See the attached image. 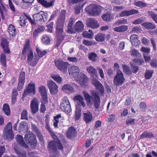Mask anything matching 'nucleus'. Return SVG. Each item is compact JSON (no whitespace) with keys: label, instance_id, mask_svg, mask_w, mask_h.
Wrapping results in <instances>:
<instances>
[{"label":"nucleus","instance_id":"5fc2aeb1","mask_svg":"<svg viewBox=\"0 0 157 157\" xmlns=\"http://www.w3.org/2000/svg\"><path fill=\"white\" fill-rule=\"evenodd\" d=\"M142 31L141 29L139 27L136 26L133 27L130 31V33H132L133 32L134 33H141Z\"/></svg>","mask_w":157,"mask_h":157},{"label":"nucleus","instance_id":"2eb2a0df","mask_svg":"<svg viewBox=\"0 0 157 157\" xmlns=\"http://www.w3.org/2000/svg\"><path fill=\"white\" fill-rule=\"evenodd\" d=\"M74 28L75 30L72 29L71 30V33H75V32H80L83 30L84 25L82 21H79L76 23Z\"/></svg>","mask_w":157,"mask_h":157},{"label":"nucleus","instance_id":"412c9836","mask_svg":"<svg viewBox=\"0 0 157 157\" xmlns=\"http://www.w3.org/2000/svg\"><path fill=\"white\" fill-rule=\"evenodd\" d=\"M72 86L67 84L64 85L62 87V90L67 93H72L74 92V90L73 86L75 84H72Z\"/></svg>","mask_w":157,"mask_h":157},{"label":"nucleus","instance_id":"864d4df0","mask_svg":"<svg viewBox=\"0 0 157 157\" xmlns=\"http://www.w3.org/2000/svg\"><path fill=\"white\" fill-rule=\"evenodd\" d=\"M27 114L28 112L27 110H23L21 113V119L22 120H28Z\"/></svg>","mask_w":157,"mask_h":157},{"label":"nucleus","instance_id":"423d86ee","mask_svg":"<svg viewBox=\"0 0 157 157\" xmlns=\"http://www.w3.org/2000/svg\"><path fill=\"white\" fill-rule=\"evenodd\" d=\"M25 139L31 147L33 148H35L37 144V141L35 136L31 132H29L26 133Z\"/></svg>","mask_w":157,"mask_h":157},{"label":"nucleus","instance_id":"9b49d317","mask_svg":"<svg viewBox=\"0 0 157 157\" xmlns=\"http://www.w3.org/2000/svg\"><path fill=\"white\" fill-rule=\"evenodd\" d=\"M4 136L8 140H12L13 138V135L12 131V124L9 122L5 129Z\"/></svg>","mask_w":157,"mask_h":157},{"label":"nucleus","instance_id":"de8ad7c7","mask_svg":"<svg viewBox=\"0 0 157 157\" xmlns=\"http://www.w3.org/2000/svg\"><path fill=\"white\" fill-rule=\"evenodd\" d=\"M36 51L38 56L40 57H43L47 53V52L46 51L44 50L42 51L38 47H37L36 48Z\"/></svg>","mask_w":157,"mask_h":157},{"label":"nucleus","instance_id":"a878e982","mask_svg":"<svg viewBox=\"0 0 157 157\" xmlns=\"http://www.w3.org/2000/svg\"><path fill=\"white\" fill-rule=\"evenodd\" d=\"M84 116V120L86 123H88L91 122L93 120V116L92 114L90 112L84 113L83 114Z\"/></svg>","mask_w":157,"mask_h":157},{"label":"nucleus","instance_id":"aec40b11","mask_svg":"<svg viewBox=\"0 0 157 157\" xmlns=\"http://www.w3.org/2000/svg\"><path fill=\"white\" fill-rule=\"evenodd\" d=\"M75 101L80 106H82L83 108L85 107L86 104L83 101V98L82 96L79 95L75 96L74 98Z\"/></svg>","mask_w":157,"mask_h":157},{"label":"nucleus","instance_id":"ea45409f","mask_svg":"<svg viewBox=\"0 0 157 157\" xmlns=\"http://www.w3.org/2000/svg\"><path fill=\"white\" fill-rule=\"evenodd\" d=\"M17 95V90L15 88H14L12 90V103L14 104L16 102L17 100L16 97Z\"/></svg>","mask_w":157,"mask_h":157},{"label":"nucleus","instance_id":"72a5a7b5","mask_svg":"<svg viewBox=\"0 0 157 157\" xmlns=\"http://www.w3.org/2000/svg\"><path fill=\"white\" fill-rule=\"evenodd\" d=\"M51 37L48 35H44L41 38V41L43 43L45 44H49L50 41Z\"/></svg>","mask_w":157,"mask_h":157},{"label":"nucleus","instance_id":"f704fd0d","mask_svg":"<svg viewBox=\"0 0 157 157\" xmlns=\"http://www.w3.org/2000/svg\"><path fill=\"white\" fill-rule=\"evenodd\" d=\"M130 54L133 57H140L141 56L140 53L137 50L135 49H132L130 50Z\"/></svg>","mask_w":157,"mask_h":157},{"label":"nucleus","instance_id":"2f4dec72","mask_svg":"<svg viewBox=\"0 0 157 157\" xmlns=\"http://www.w3.org/2000/svg\"><path fill=\"white\" fill-rule=\"evenodd\" d=\"M102 17L104 21H110L111 19L113 18L114 15L113 14H111L109 13H106L102 15Z\"/></svg>","mask_w":157,"mask_h":157},{"label":"nucleus","instance_id":"b1692460","mask_svg":"<svg viewBox=\"0 0 157 157\" xmlns=\"http://www.w3.org/2000/svg\"><path fill=\"white\" fill-rule=\"evenodd\" d=\"M130 40L132 44L135 47L139 45L140 43V41L138 40L137 35L136 34H133L131 36Z\"/></svg>","mask_w":157,"mask_h":157},{"label":"nucleus","instance_id":"7c9ffc66","mask_svg":"<svg viewBox=\"0 0 157 157\" xmlns=\"http://www.w3.org/2000/svg\"><path fill=\"white\" fill-rule=\"evenodd\" d=\"M88 57L90 61L94 62L97 60L98 56L96 53L93 52H91L88 53Z\"/></svg>","mask_w":157,"mask_h":157},{"label":"nucleus","instance_id":"69168bd1","mask_svg":"<svg viewBox=\"0 0 157 157\" xmlns=\"http://www.w3.org/2000/svg\"><path fill=\"white\" fill-rule=\"evenodd\" d=\"M1 61L4 64V66L6 65V58L4 54H2L1 56Z\"/></svg>","mask_w":157,"mask_h":157},{"label":"nucleus","instance_id":"052dcab7","mask_svg":"<svg viewBox=\"0 0 157 157\" xmlns=\"http://www.w3.org/2000/svg\"><path fill=\"white\" fill-rule=\"evenodd\" d=\"M1 44L3 48L5 47L6 48V46H8V42L6 39L5 38H2Z\"/></svg>","mask_w":157,"mask_h":157},{"label":"nucleus","instance_id":"6e6d98bb","mask_svg":"<svg viewBox=\"0 0 157 157\" xmlns=\"http://www.w3.org/2000/svg\"><path fill=\"white\" fill-rule=\"evenodd\" d=\"M140 50L144 53L143 55H148L150 52V49L149 48L142 47Z\"/></svg>","mask_w":157,"mask_h":157},{"label":"nucleus","instance_id":"f8f14e48","mask_svg":"<svg viewBox=\"0 0 157 157\" xmlns=\"http://www.w3.org/2000/svg\"><path fill=\"white\" fill-rule=\"evenodd\" d=\"M55 63L56 66L59 70L63 72L67 71L68 64L67 63L61 60H58L55 61Z\"/></svg>","mask_w":157,"mask_h":157},{"label":"nucleus","instance_id":"a19ab883","mask_svg":"<svg viewBox=\"0 0 157 157\" xmlns=\"http://www.w3.org/2000/svg\"><path fill=\"white\" fill-rule=\"evenodd\" d=\"M95 39L97 41H103L105 40V35L101 33H99L95 36Z\"/></svg>","mask_w":157,"mask_h":157},{"label":"nucleus","instance_id":"8fccbe9b","mask_svg":"<svg viewBox=\"0 0 157 157\" xmlns=\"http://www.w3.org/2000/svg\"><path fill=\"white\" fill-rule=\"evenodd\" d=\"M14 149L17 155L19 157H26V153L25 152H24L22 153H21L19 149L17 148L16 147H14Z\"/></svg>","mask_w":157,"mask_h":157},{"label":"nucleus","instance_id":"4468645a","mask_svg":"<svg viewBox=\"0 0 157 157\" xmlns=\"http://www.w3.org/2000/svg\"><path fill=\"white\" fill-rule=\"evenodd\" d=\"M39 104V101L36 98H34L31 100L30 107L33 113H35L38 110Z\"/></svg>","mask_w":157,"mask_h":157},{"label":"nucleus","instance_id":"5701e85b","mask_svg":"<svg viewBox=\"0 0 157 157\" xmlns=\"http://www.w3.org/2000/svg\"><path fill=\"white\" fill-rule=\"evenodd\" d=\"M39 92L42 96V99H48L45 87L43 86H40L38 87Z\"/></svg>","mask_w":157,"mask_h":157},{"label":"nucleus","instance_id":"f257e3e1","mask_svg":"<svg viewBox=\"0 0 157 157\" xmlns=\"http://www.w3.org/2000/svg\"><path fill=\"white\" fill-rule=\"evenodd\" d=\"M65 10H62L60 13V16L57 21L56 27V33L58 36V38L56 45V47L57 48L58 47L63 40V37L59 39V37L61 35L63 32V24L65 18Z\"/></svg>","mask_w":157,"mask_h":157},{"label":"nucleus","instance_id":"603ef678","mask_svg":"<svg viewBox=\"0 0 157 157\" xmlns=\"http://www.w3.org/2000/svg\"><path fill=\"white\" fill-rule=\"evenodd\" d=\"M153 71L152 70H147L145 73V76L146 79H150L152 77Z\"/></svg>","mask_w":157,"mask_h":157},{"label":"nucleus","instance_id":"e2e57ef3","mask_svg":"<svg viewBox=\"0 0 157 157\" xmlns=\"http://www.w3.org/2000/svg\"><path fill=\"white\" fill-rule=\"evenodd\" d=\"M53 23H51L47 25V30L48 32L51 33L52 32V29L53 28Z\"/></svg>","mask_w":157,"mask_h":157},{"label":"nucleus","instance_id":"3c124183","mask_svg":"<svg viewBox=\"0 0 157 157\" xmlns=\"http://www.w3.org/2000/svg\"><path fill=\"white\" fill-rule=\"evenodd\" d=\"M81 110H80L77 107H76V109L75 111V120H78L81 117Z\"/></svg>","mask_w":157,"mask_h":157},{"label":"nucleus","instance_id":"0e129e2a","mask_svg":"<svg viewBox=\"0 0 157 157\" xmlns=\"http://www.w3.org/2000/svg\"><path fill=\"white\" fill-rule=\"evenodd\" d=\"M25 73L24 72L20 73L19 77V81L25 82Z\"/></svg>","mask_w":157,"mask_h":157},{"label":"nucleus","instance_id":"49530a36","mask_svg":"<svg viewBox=\"0 0 157 157\" xmlns=\"http://www.w3.org/2000/svg\"><path fill=\"white\" fill-rule=\"evenodd\" d=\"M134 4L140 8H144L147 6V5L142 1H138L134 2Z\"/></svg>","mask_w":157,"mask_h":157},{"label":"nucleus","instance_id":"473e14b6","mask_svg":"<svg viewBox=\"0 0 157 157\" xmlns=\"http://www.w3.org/2000/svg\"><path fill=\"white\" fill-rule=\"evenodd\" d=\"M127 29V26L123 25L114 28L113 30L118 32H122L125 31Z\"/></svg>","mask_w":157,"mask_h":157},{"label":"nucleus","instance_id":"20e7f679","mask_svg":"<svg viewBox=\"0 0 157 157\" xmlns=\"http://www.w3.org/2000/svg\"><path fill=\"white\" fill-rule=\"evenodd\" d=\"M51 136L54 140L51 141L48 144V148L50 152H56L57 148L60 150L63 149V147L61 144L60 141L53 131L51 132Z\"/></svg>","mask_w":157,"mask_h":157},{"label":"nucleus","instance_id":"bf43d9fd","mask_svg":"<svg viewBox=\"0 0 157 157\" xmlns=\"http://www.w3.org/2000/svg\"><path fill=\"white\" fill-rule=\"evenodd\" d=\"M123 68L124 73L128 75H131V72L128 66L126 65H123Z\"/></svg>","mask_w":157,"mask_h":157},{"label":"nucleus","instance_id":"39448f33","mask_svg":"<svg viewBox=\"0 0 157 157\" xmlns=\"http://www.w3.org/2000/svg\"><path fill=\"white\" fill-rule=\"evenodd\" d=\"M68 71L69 74L75 78L78 77L79 81L82 82V84H84L87 82V77L84 74H81L80 77H78L80 69L79 68L76 66L73 65L69 67Z\"/></svg>","mask_w":157,"mask_h":157},{"label":"nucleus","instance_id":"c756f323","mask_svg":"<svg viewBox=\"0 0 157 157\" xmlns=\"http://www.w3.org/2000/svg\"><path fill=\"white\" fill-rule=\"evenodd\" d=\"M84 98L86 101L87 104L90 106L92 104V102L91 101V96L85 91H83L82 92Z\"/></svg>","mask_w":157,"mask_h":157},{"label":"nucleus","instance_id":"09e8293b","mask_svg":"<svg viewBox=\"0 0 157 157\" xmlns=\"http://www.w3.org/2000/svg\"><path fill=\"white\" fill-rule=\"evenodd\" d=\"M28 15L25 16V17H21L20 20L19 21V24L22 27H23L26 25V22H27V20L28 19L27 18Z\"/></svg>","mask_w":157,"mask_h":157},{"label":"nucleus","instance_id":"37998d69","mask_svg":"<svg viewBox=\"0 0 157 157\" xmlns=\"http://www.w3.org/2000/svg\"><path fill=\"white\" fill-rule=\"evenodd\" d=\"M154 137L153 134L151 132H145L142 133L141 135V138L147 137L149 138H151Z\"/></svg>","mask_w":157,"mask_h":157},{"label":"nucleus","instance_id":"c85d7f7f","mask_svg":"<svg viewBox=\"0 0 157 157\" xmlns=\"http://www.w3.org/2000/svg\"><path fill=\"white\" fill-rule=\"evenodd\" d=\"M6 11V6L2 3V1H0V13L3 20L5 19Z\"/></svg>","mask_w":157,"mask_h":157},{"label":"nucleus","instance_id":"4c0bfd02","mask_svg":"<svg viewBox=\"0 0 157 157\" xmlns=\"http://www.w3.org/2000/svg\"><path fill=\"white\" fill-rule=\"evenodd\" d=\"M87 71L88 73L91 75H96L97 71L96 70L93 68L92 66H90L88 67L87 69Z\"/></svg>","mask_w":157,"mask_h":157},{"label":"nucleus","instance_id":"338daca9","mask_svg":"<svg viewBox=\"0 0 157 157\" xmlns=\"http://www.w3.org/2000/svg\"><path fill=\"white\" fill-rule=\"evenodd\" d=\"M83 43L85 45L89 46L94 44V43L92 41L84 40L83 41Z\"/></svg>","mask_w":157,"mask_h":157},{"label":"nucleus","instance_id":"79ce46f5","mask_svg":"<svg viewBox=\"0 0 157 157\" xmlns=\"http://www.w3.org/2000/svg\"><path fill=\"white\" fill-rule=\"evenodd\" d=\"M52 78L56 82L60 84L62 81V78L59 76L57 75H52Z\"/></svg>","mask_w":157,"mask_h":157},{"label":"nucleus","instance_id":"dca6fc26","mask_svg":"<svg viewBox=\"0 0 157 157\" xmlns=\"http://www.w3.org/2000/svg\"><path fill=\"white\" fill-rule=\"evenodd\" d=\"M86 24L88 26L93 29H95L99 27V25L96 20L91 18L86 21Z\"/></svg>","mask_w":157,"mask_h":157},{"label":"nucleus","instance_id":"a18cd8bd","mask_svg":"<svg viewBox=\"0 0 157 157\" xmlns=\"http://www.w3.org/2000/svg\"><path fill=\"white\" fill-rule=\"evenodd\" d=\"M3 110L5 113L7 115H8L10 113V108L8 105L5 104L3 105Z\"/></svg>","mask_w":157,"mask_h":157},{"label":"nucleus","instance_id":"0eeeda50","mask_svg":"<svg viewBox=\"0 0 157 157\" xmlns=\"http://www.w3.org/2000/svg\"><path fill=\"white\" fill-rule=\"evenodd\" d=\"M60 108L63 111L65 112L67 114L71 112V105L67 97H64L62 99Z\"/></svg>","mask_w":157,"mask_h":157},{"label":"nucleus","instance_id":"7ed1b4c3","mask_svg":"<svg viewBox=\"0 0 157 157\" xmlns=\"http://www.w3.org/2000/svg\"><path fill=\"white\" fill-rule=\"evenodd\" d=\"M33 20L29 16H27V18L32 24H35L37 22L41 24L46 22L48 19V15L47 13L43 11H40L33 15Z\"/></svg>","mask_w":157,"mask_h":157},{"label":"nucleus","instance_id":"4d7b16f0","mask_svg":"<svg viewBox=\"0 0 157 157\" xmlns=\"http://www.w3.org/2000/svg\"><path fill=\"white\" fill-rule=\"evenodd\" d=\"M127 22V20L124 18L122 20H118L115 22V24L117 25H118L122 24H125Z\"/></svg>","mask_w":157,"mask_h":157},{"label":"nucleus","instance_id":"58836bf2","mask_svg":"<svg viewBox=\"0 0 157 157\" xmlns=\"http://www.w3.org/2000/svg\"><path fill=\"white\" fill-rule=\"evenodd\" d=\"M93 35V33L90 30H89L88 31L84 32L82 34L84 37L89 39L91 38Z\"/></svg>","mask_w":157,"mask_h":157},{"label":"nucleus","instance_id":"ddd939ff","mask_svg":"<svg viewBox=\"0 0 157 157\" xmlns=\"http://www.w3.org/2000/svg\"><path fill=\"white\" fill-rule=\"evenodd\" d=\"M35 93V84L34 83L31 82L28 84L26 89L24 90L23 97H25V95L29 94L31 95H34Z\"/></svg>","mask_w":157,"mask_h":157},{"label":"nucleus","instance_id":"393cba45","mask_svg":"<svg viewBox=\"0 0 157 157\" xmlns=\"http://www.w3.org/2000/svg\"><path fill=\"white\" fill-rule=\"evenodd\" d=\"M7 31L10 37H13L16 35V31L14 26L12 24H10L7 29Z\"/></svg>","mask_w":157,"mask_h":157},{"label":"nucleus","instance_id":"9d476101","mask_svg":"<svg viewBox=\"0 0 157 157\" xmlns=\"http://www.w3.org/2000/svg\"><path fill=\"white\" fill-rule=\"evenodd\" d=\"M47 85L52 95L56 94L58 92V87L57 85L53 81L49 80L47 82Z\"/></svg>","mask_w":157,"mask_h":157},{"label":"nucleus","instance_id":"bb28decb","mask_svg":"<svg viewBox=\"0 0 157 157\" xmlns=\"http://www.w3.org/2000/svg\"><path fill=\"white\" fill-rule=\"evenodd\" d=\"M55 1V0H52L51 2H48L45 0H37L39 2L46 8L52 6L54 5Z\"/></svg>","mask_w":157,"mask_h":157},{"label":"nucleus","instance_id":"cd10ccee","mask_svg":"<svg viewBox=\"0 0 157 157\" xmlns=\"http://www.w3.org/2000/svg\"><path fill=\"white\" fill-rule=\"evenodd\" d=\"M16 139L17 143L22 146L27 148L28 147V146L25 143L23 140V137L22 136L17 135Z\"/></svg>","mask_w":157,"mask_h":157},{"label":"nucleus","instance_id":"f3484780","mask_svg":"<svg viewBox=\"0 0 157 157\" xmlns=\"http://www.w3.org/2000/svg\"><path fill=\"white\" fill-rule=\"evenodd\" d=\"M92 83L95 86L96 89L99 90L101 94L104 93L103 87L99 82L96 79H93L92 81Z\"/></svg>","mask_w":157,"mask_h":157},{"label":"nucleus","instance_id":"774afa93","mask_svg":"<svg viewBox=\"0 0 157 157\" xmlns=\"http://www.w3.org/2000/svg\"><path fill=\"white\" fill-rule=\"evenodd\" d=\"M141 41L142 43L145 45H147L149 44V40L147 38L143 37Z\"/></svg>","mask_w":157,"mask_h":157},{"label":"nucleus","instance_id":"f03ea898","mask_svg":"<svg viewBox=\"0 0 157 157\" xmlns=\"http://www.w3.org/2000/svg\"><path fill=\"white\" fill-rule=\"evenodd\" d=\"M25 53L27 54V60L28 63L33 67L35 66L39 58L38 57L36 56L33 57V51L28 43H26L24 46V49L22 51V54L25 55Z\"/></svg>","mask_w":157,"mask_h":157},{"label":"nucleus","instance_id":"e433bc0d","mask_svg":"<svg viewBox=\"0 0 157 157\" xmlns=\"http://www.w3.org/2000/svg\"><path fill=\"white\" fill-rule=\"evenodd\" d=\"M48 99H43L41 100V105L40 111L42 112H44L46 110V108L45 106V104L48 103Z\"/></svg>","mask_w":157,"mask_h":157},{"label":"nucleus","instance_id":"1a4fd4ad","mask_svg":"<svg viewBox=\"0 0 157 157\" xmlns=\"http://www.w3.org/2000/svg\"><path fill=\"white\" fill-rule=\"evenodd\" d=\"M124 80L125 78L124 77L122 71H118L114 78V85L117 86L121 85L123 83Z\"/></svg>","mask_w":157,"mask_h":157},{"label":"nucleus","instance_id":"6e6552de","mask_svg":"<svg viewBox=\"0 0 157 157\" xmlns=\"http://www.w3.org/2000/svg\"><path fill=\"white\" fill-rule=\"evenodd\" d=\"M102 7L96 4H91L86 9L89 13L92 15H98L101 11Z\"/></svg>","mask_w":157,"mask_h":157},{"label":"nucleus","instance_id":"13d9d810","mask_svg":"<svg viewBox=\"0 0 157 157\" xmlns=\"http://www.w3.org/2000/svg\"><path fill=\"white\" fill-rule=\"evenodd\" d=\"M149 14L152 19L157 23V15L152 11H149Z\"/></svg>","mask_w":157,"mask_h":157},{"label":"nucleus","instance_id":"6ab92c4d","mask_svg":"<svg viewBox=\"0 0 157 157\" xmlns=\"http://www.w3.org/2000/svg\"><path fill=\"white\" fill-rule=\"evenodd\" d=\"M94 106L96 109H98L100 107V100L99 96L96 94H94L92 96Z\"/></svg>","mask_w":157,"mask_h":157},{"label":"nucleus","instance_id":"c03bdc74","mask_svg":"<svg viewBox=\"0 0 157 157\" xmlns=\"http://www.w3.org/2000/svg\"><path fill=\"white\" fill-rule=\"evenodd\" d=\"M135 119L132 117H128L126 121V124L128 126L134 124Z\"/></svg>","mask_w":157,"mask_h":157},{"label":"nucleus","instance_id":"680f3d73","mask_svg":"<svg viewBox=\"0 0 157 157\" xmlns=\"http://www.w3.org/2000/svg\"><path fill=\"white\" fill-rule=\"evenodd\" d=\"M2 144H3V142L0 141V157H1L2 155L4 152L5 151L4 146L2 145Z\"/></svg>","mask_w":157,"mask_h":157},{"label":"nucleus","instance_id":"a211bd4d","mask_svg":"<svg viewBox=\"0 0 157 157\" xmlns=\"http://www.w3.org/2000/svg\"><path fill=\"white\" fill-rule=\"evenodd\" d=\"M138 13V11L137 10L132 9L130 10L123 11L120 13L119 14L120 17H123L128 16Z\"/></svg>","mask_w":157,"mask_h":157},{"label":"nucleus","instance_id":"c9c22d12","mask_svg":"<svg viewBox=\"0 0 157 157\" xmlns=\"http://www.w3.org/2000/svg\"><path fill=\"white\" fill-rule=\"evenodd\" d=\"M143 25L147 29H153L156 27L154 24L151 22H145L143 23Z\"/></svg>","mask_w":157,"mask_h":157},{"label":"nucleus","instance_id":"4be33fe9","mask_svg":"<svg viewBox=\"0 0 157 157\" xmlns=\"http://www.w3.org/2000/svg\"><path fill=\"white\" fill-rule=\"evenodd\" d=\"M76 135L75 129L73 127L69 128L66 133L67 137L69 139H72Z\"/></svg>","mask_w":157,"mask_h":157}]
</instances>
